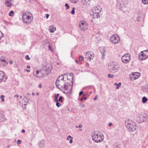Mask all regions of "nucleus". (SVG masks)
Wrapping results in <instances>:
<instances>
[{"instance_id":"f257e3e1","label":"nucleus","mask_w":148,"mask_h":148,"mask_svg":"<svg viewBox=\"0 0 148 148\" xmlns=\"http://www.w3.org/2000/svg\"><path fill=\"white\" fill-rule=\"evenodd\" d=\"M52 69V66L51 64L43 66L41 69V73H42L43 77H45L47 76L50 73Z\"/></svg>"},{"instance_id":"f03ea898","label":"nucleus","mask_w":148,"mask_h":148,"mask_svg":"<svg viewBox=\"0 0 148 148\" xmlns=\"http://www.w3.org/2000/svg\"><path fill=\"white\" fill-rule=\"evenodd\" d=\"M68 77L67 78V79L66 80H65V86H66V92L67 93H68L70 92L72 90V85L73 82L70 79H69V77H71V76L70 75L68 76Z\"/></svg>"},{"instance_id":"7ed1b4c3","label":"nucleus","mask_w":148,"mask_h":148,"mask_svg":"<svg viewBox=\"0 0 148 148\" xmlns=\"http://www.w3.org/2000/svg\"><path fill=\"white\" fill-rule=\"evenodd\" d=\"M119 67L117 64L114 62H111L109 63L108 65V69L112 72L117 71Z\"/></svg>"},{"instance_id":"20e7f679","label":"nucleus","mask_w":148,"mask_h":148,"mask_svg":"<svg viewBox=\"0 0 148 148\" xmlns=\"http://www.w3.org/2000/svg\"><path fill=\"white\" fill-rule=\"evenodd\" d=\"M92 140L96 143L101 142L103 139V136H101L97 132H95L92 134Z\"/></svg>"},{"instance_id":"39448f33","label":"nucleus","mask_w":148,"mask_h":148,"mask_svg":"<svg viewBox=\"0 0 148 148\" xmlns=\"http://www.w3.org/2000/svg\"><path fill=\"white\" fill-rule=\"evenodd\" d=\"M126 127L130 132H133L136 130V127L135 125L133 124L132 121L128 120L125 121Z\"/></svg>"},{"instance_id":"423d86ee","label":"nucleus","mask_w":148,"mask_h":148,"mask_svg":"<svg viewBox=\"0 0 148 148\" xmlns=\"http://www.w3.org/2000/svg\"><path fill=\"white\" fill-rule=\"evenodd\" d=\"M22 19L24 22L26 23H29L33 20L32 16L27 15L26 13L24 12L22 15Z\"/></svg>"},{"instance_id":"0eeeda50","label":"nucleus","mask_w":148,"mask_h":148,"mask_svg":"<svg viewBox=\"0 0 148 148\" xmlns=\"http://www.w3.org/2000/svg\"><path fill=\"white\" fill-rule=\"evenodd\" d=\"M139 58L140 60H144L148 58V50H145L141 52L139 54Z\"/></svg>"},{"instance_id":"6e6552de","label":"nucleus","mask_w":148,"mask_h":148,"mask_svg":"<svg viewBox=\"0 0 148 148\" xmlns=\"http://www.w3.org/2000/svg\"><path fill=\"white\" fill-rule=\"evenodd\" d=\"M56 85L57 87L59 89L61 90L62 89H64L65 91L63 92H66V86L65 87V82L64 81H60L56 82Z\"/></svg>"},{"instance_id":"1a4fd4ad","label":"nucleus","mask_w":148,"mask_h":148,"mask_svg":"<svg viewBox=\"0 0 148 148\" xmlns=\"http://www.w3.org/2000/svg\"><path fill=\"white\" fill-rule=\"evenodd\" d=\"M79 27L81 30L85 31L86 30L88 27L87 23L84 21H80L79 23Z\"/></svg>"},{"instance_id":"9d476101","label":"nucleus","mask_w":148,"mask_h":148,"mask_svg":"<svg viewBox=\"0 0 148 148\" xmlns=\"http://www.w3.org/2000/svg\"><path fill=\"white\" fill-rule=\"evenodd\" d=\"M110 40L114 44L118 43L120 40L119 37L116 34L111 36L110 38Z\"/></svg>"},{"instance_id":"9b49d317","label":"nucleus","mask_w":148,"mask_h":148,"mask_svg":"<svg viewBox=\"0 0 148 148\" xmlns=\"http://www.w3.org/2000/svg\"><path fill=\"white\" fill-rule=\"evenodd\" d=\"M121 60L123 63H127L130 60V56L129 54L126 53L121 58Z\"/></svg>"},{"instance_id":"f8f14e48","label":"nucleus","mask_w":148,"mask_h":148,"mask_svg":"<svg viewBox=\"0 0 148 148\" xmlns=\"http://www.w3.org/2000/svg\"><path fill=\"white\" fill-rule=\"evenodd\" d=\"M84 54L86 56V58L87 59H89L90 61L92 60L94 57V54L91 52L88 51L84 53Z\"/></svg>"},{"instance_id":"ddd939ff","label":"nucleus","mask_w":148,"mask_h":148,"mask_svg":"<svg viewBox=\"0 0 148 148\" xmlns=\"http://www.w3.org/2000/svg\"><path fill=\"white\" fill-rule=\"evenodd\" d=\"M140 75V74L138 72L133 73L132 75H130V77L131 79L133 80L138 79Z\"/></svg>"},{"instance_id":"4468645a","label":"nucleus","mask_w":148,"mask_h":148,"mask_svg":"<svg viewBox=\"0 0 148 148\" xmlns=\"http://www.w3.org/2000/svg\"><path fill=\"white\" fill-rule=\"evenodd\" d=\"M33 75L38 78H43L44 77L42 76V73H41V71H38L36 70V71H34L33 73Z\"/></svg>"},{"instance_id":"2eb2a0df","label":"nucleus","mask_w":148,"mask_h":148,"mask_svg":"<svg viewBox=\"0 0 148 148\" xmlns=\"http://www.w3.org/2000/svg\"><path fill=\"white\" fill-rule=\"evenodd\" d=\"M8 63L3 57L1 58H0V66H3L6 65Z\"/></svg>"},{"instance_id":"dca6fc26","label":"nucleus","mask_w":148,"mask_h":148,"mask_svg":"<svg viewBox=\"0 0 148 148\" xmlns=\"http://www.w3.org/2000/svg\"><path fill=\"white\" fill-rule=\"evenodd\" d=\"M101 8L99 6H97L95 7L92 10V12H96L97 13H99L101 11Z\"/></svg>"},{"instance_id":"f3484780","label":"nucleus","mask_w":148,"mask_h":148,"mask_svg":"<svg viewBox=\"0 0 148 148\" xmlns=\"http://www.w3.org/2000/svg\"><path fill=\"white\" fill-rule=\"evenodd\" d=\"M12 0H5V4L6 7H11L12 5V3L11 1Z\"/></svg>"},{"instance_id":"a211bd4d","label":"nucleus","mask_w":148,"mask_h":148,"mask_svg":"<svg viewBox=\"0 0 148 148\" xmlns=\"http://www.w3.org/2000/svg\"><path fill=\"white\" fill-rule=\"evenodd\" d=\"M92 14H91L90 15L94 18H98L99 17V13H97L96 12H92Z\"/></svg>"},{"instance_id":"6ab92c4d","label":"nucleus","mask_w":148,"mask_h":148,"mask_svg":"<svg viewBox=\"0 0 148 148\" xmlns=\"http://www.w3.org/2000/svg\"><path fill=\"white\" fill-rule=\"evenodd\" d=\"M45 141L43 140L40 141L38 143L39 146L40 148L43 147L45 145Z\"/></svg>"},{"instance_id":"aec40b11","label":"nucleus","mask_w":148,"mask_h":148,"mask_svg":"<svg viewBox=\"0 0 148 148\" xmlns=\"http://www.w3.org/2000/svg\"><path fill=\"white\" fill-rule=\"evenodd\" d=\"M4 77L5 74L3 72L1 71H0V82L2 81Z\"/></svg>"},{"instance_id":"412c9836","label":"nucleus","mask_w":148,"mask_h":148,"mask_svg":"<svg viewBox=\"0 0 148 148\" xmlns=\"http://www.w3.org/2000/svg\"><path fill=\"white\" fill-rule=\"evenodd\" d=\"M49 29H50V32L51 33L54 32V31L56 30V27H55L54 25L50 26L49 27Z\"/></svg>"},{"instance_id":"4be33fe9","label":"nucleus","mask_w":148,"mask_h":148,"mask_svg":"<svg viewBox=\"0 0 148 148\" xmlns=\"http://www.w3.org/2000/svg\"><path fill=\"white\" fill-rule=\"evenodd\" d=\"M83 4L86 5H89L90 4V1L91 0H81Z\"/></svg>"},{"instance_id":"5701e85b","label":"nucleus","mask_w":148,"mask_h":148,"mask_svg":"<svg viewBox=\"0 0 148 148\" xmlns=\"http://www.w3.org/2000/svg\"><path fill=\"white\" fill-rule=\"evenodd\" d=\"M65 75V74L64 75ZM64 77L63 75L60 76L57 79V80L56 81V82L60 81H64Z\"/></svg>"},{"instance_id":"b1692460","label":"nucleus","mask_w":148,"mask_h":148,"mask_svg":"<svg viewBox=\"0 0 148 148\" xmlns=\"http://www.w3.org/2000/svg\"><path fill=\"white\" fill-rule=\"evenodd\" d=\"M142 117L143 119L142 120H140L141 121L140 122H142L145 121L147 119V115L146 114H145L143 115Z\"/></svg>"},{"instance_id":"393cba45","label":"nucleus","mask_w":148,"mask_h":148,"mask_svg":"<svg viewBox=\"0 0 148 148\" xmlns=\"http://www.w3.org/2000/svg\"><path fill=\"white\" fill-rule=\"evenodd\" d=\"M142 102L143 103H145L148 100V99L145 97H144L142 98Z\"/></svg>"},{"instance_id":"a878e982","label":"nucleus","mask_w":148,"mask_h":148,"mask_svg":"<svg viewBox=\"0 0 148 148\" xmlns=\"http://www.w3.org/2000/svg\"><path fill=\"white\" fill-rule=\"evenodd\" d=\"M59 94H56L54 96V97L55 98V101H58V97L59 96Z\"/></svg>"},{"instance_id":"bb28decb","label":"nucleus","mask_w":148,"mask_h":148,"mask_svg":"<svg viewBox=\"0 0 148 148\" xmlns=\"http://www.w3.org/2000/svg\"><path fill=\"white\" fill-rule=\"evenodd\" d=\"M62 97L61 96H60L59 98V99H58V101H59L61 103H62V102H63V101H62Z\"/></svg>"},{"instance_id":"cd10ccee","label":"nucleus","mask_w":148,"mask_h":148,"mask_svg":"<svg viewBox=\"0 0 148 148\" xmlns=\"http://www.w3.org/2000/svg\"><path fill=\"white\" fill-rule=\"evenodd\" d=\"M0 97L1 98V101L2 102H4L5 99H4L5 97V96L3 95H1L0 96Z\"/></svg>"},{"instance_id":"c85d7f7f","label":"nucleus","mask_w":148,"mask_h":148,"mask_svg":"<svg viewBox=\"0 0 148 148\" xmlns=\"http://www.w3.org/2000/svg\"><path fill=\"white\" fill-rule=\"evenodd\" d=\"M107 77L108 78H113L114 77V75L113 74L111 75L110 74H109L107 75Z\"/></svg>"},{"instance_id":"c756f323","label":"nucleus","mask_w":148,"mask_h":148,"mask_svg":"<svg viewBox=\"0 0 148 148\" xmlns=\"http://www.w3.org/2000/svg\"><path fill=\"white\" fill-rule=\"evenodd\" d=\"M56 102V105L58 107H59L60 106H61V104L58 101H55Z\"/></svg>"},{"instance_id":"7c9ffc66","label":"nucleus","mask_w":148,"mask_h":148,"mask_svg":"<svg viewBox=\"0 0 148 148\" xmlns=\"http://www.w3.org/2000/svg\"><path fill=\"white\" fill-rule=\"evenodd\" d=\"M10 16H12L14 15V12L13 11H11L9 14Z\"/></svg>"},{"instance_id":"2f4dec72","label":"nucleus","mask_w":148,"mask_h":148,"mask_svg":"<svg viewBox=\"0 0 148 148\" xmlns=\"http://www.w3.org/2000/svg\"><path fill=\"white\" fill-rule=\"evenodd\" d=\"M75 8L73 7V9L71 12V13L72 14H74L75 13Z\"/></svg>"},{"instance_id":"473e14b6","label":"nucleus","mask_w":148,"mask_h":148,"mask_svg":"<svg viewBox=\"0 0 148 148\" xmlns=\"http://www.w3.org/2000/svg\"><path fill=\"white\" fill-rule=\"evenodd\" d=\"M142 1L144 4H147L148 3V0H142Z\"/></svg>"},{"instance_id":"72a5a7b5","label":"nucleus","mask_w":148,"mask_h":148,"mask_svg":"<svg viewBox=\"0 0 148 148\" xmlns=\"http://www.w3.org/2000/svg\"><path fill=\"white\" fill-rule=\"evenodd\" d=\"M78 0H70V1L72 3H76Z\"/></svg>"},{"instance_id":"f704fd0d","label":"nucleus","mask_w":148,"mask_h":148,"mask_svg":"<svg viewBox=\"0 0 148 148\" xmlns=\"http://www.w3.org/2000/svg\"><path fill=\"white\" fill-rule=\"evenodd\" d=\"M3 36V33L0 31V40Z\"/></svg>"},{"instance_id":"c9c22d12","label":"nucleus","mask_w":148,"mask_h":148,"mask_svg":"<svg viewBox=\"0 0 148 148\" xmlns=\"http://www.w3.org/2000/svg\"><path fill=\"white\" fill-rule=\"evenodd\" d=\"M83 59H84V57L82 56H80L79 57V60H80V61H82L83 60Z\"/></svg>"},{"instance_id":"e433bc0d","label":"nucleus","mask_w":148,"mask_h":148,"mask_svg":"<svg viewBox=\"0 0 148 148\" xmlns=\"http://www.w3.org/2000/svg\"><path fill=\"white\" fill-rule=\"evenodd\" d=\"M3 116L0 114V121H3Z\"/></svg>"},{"instance_id":"4c0bfd02","label":"nucleus","mask_w":148,"mask_h":148,"mask_svg":"<svg viewBox=\"0 0 148 148\" xmlns=\"http://www.w3.org/2000/svg\"><path fill=\"white\" fill-rule=\"evenodd\" d=\"M65 6L66 7V9H69L70 7L68 5V4L67 3H66L65 5Z\"/></svg>"},{"instance_id":"58836bf2","label":"nucleus","mask_w":148,"mask_h":148,"mask_svg":"<svg viewBox=\"0 0 148 148\" xmlns=\"http://www.w3.org/2000/svg\"><path fill=\"white\" fill-rule=\"evenodd\" d=\"M25 59L27 60H29L30 59V58L29 57V56L28 55H27L26 56Z\"/></svg>"},{"instance_id":"ea45409f","label":"nucleus","mask_w":148,"mask_h":148,"mask_svg":"<svg viewBox=\"0 0 148 148\" xmlns=\"http://www.w3.org/2000/svg\"><path fill=\"white\" fill-rule=\"evenodd\" d=\"M21 143V141L20 140H18L17 142V143L18 145L20 144Z\"/></svg>"},{"instance_id":"a19ab883","label":"nucleus","mask_w":148,"mask_h":148,"mask_svg":"<svg viewBox=\"0 0 148 148\" xmlns=\"http://www.w3.org/2000/svg\"><path fill=\"white\" fill-rule=\"evenodd\" d=\"M72 137H71V136L70 135H69L67 137V140H69V138H72Z\"/></svg>"},{"instance_id":"79ce46f5","label":"nucleus","mask_w":148,"mask_h":148,"mask_svg":"<svg viewBox=\"0 0 148 148\" xmlns=\"http://www.w3.org/2000/svg\"><path fill=\"white\" fill-rule=\"evenodd\" d=\"M73 138L72 137L71 138V139H70L69 140V143H73Z\"/></svg>"},{"instance_id":"37998d69","label":"nucleus","mask_w":148,"mask_h":148,"mask_svg":"<svg viewBox=\"0 0 148 148\" xmlns=\"http://www.w3.org/2000/svg\"><path fill=\"white\" fill-rule=\"evenodd\" d=\"M25 99H23V102L24 101V102H27V103H28V102H29V100H28V99H26V101H25Z\"/></svg>"},{"instance_id":"c03bdc74","label":"nucleus","mask_w":148,"mask_h":148,"mask_svg":"<svg viewBox=\"0 0 148 148\" xmlns=\"http://www.w3.org/2000/svg\"><path fill=\"white\" fill-rule=\"evenodd\" d=\"M86 99V97H82L81 99L80 100L81 101H82L83 99Z\"/></svg>"},{"instance_id":"a18cd8bd","label":"nucleus","mask_w":148,"mask_h":148,"mask_svg":"<svg viewBox=\"0 0 148 148\" xmlns=\"http://www.w3.org/2000/svg\"><path fill=\"white\" fill-rule=\"evenodd\" d=\"M97 97H97V95L95 96V97L94 98V100L95 101V100H96L97 99Z\"/></svg>"},{"instance_id":"49530a36","label":"nucleus","mask_w":148,"mask_h":148,"mask_svg":"<svg viewBox=\"0 0 148 148\" xmlns=\"http://www.w3.org/2000/svg\"><path fill=\"white\" fill-rule=\"evenodd\" d=\"M24 71H27L28 72H29L30 71V70H28V69H25Z\"/></svg>"},{"instance_id":"de8ad7c7","label":"nucleus","mask_w":148,"mask_h":148,"mask_svg":"<svg viewBox=\"0 0 148 148\" xmlns=\"http://www.w3.org/2000/svg\"><path fill=\"white\" fill-rule=\"evenodd\" d=\"M82 127V125L81 123H80L78 126V127L79 128H81Z\"/></svg>"},{"instance_id":"09e8293b","label":"nucleus","mask_w":148,"mask_h":148,"mask_svg":"<svg viewBox=\"0 0 148 148\" xmlns=\"http://www.w3.org/2000/svg\"><path fill=\"white\" fill-rule=\"evenodd\" d=\"M83 93V92L82 91H80L79 93V95H81Z\"/></svg>"},{"instance_id":"8fccbe9b","label":"nucleus","mask_w":148,"mask_h":148,"mask_svg":"<svg viewBox=\"0 0 148 148\" xmlns=\"http://www.w3.org/2000/svg\"><path fill=\"white\" fill-rule=\"evenodd\" d=\"M49 16V14H46V18L47 19L48 18Z\"/></svg>"},{"instance_id":"3c124183","label":"nucleus","mask_w":148,"mask_h":148,"mask_svg":"<svg viewBox=\"0 0 148 148\" xmlns=\"http://www.w3.org/2000/svg\"><path fill=\"white\" fill-rule=\"evenodd\" d=\"M145 88L148 90V85H147L145 86Z\"/></svg>"},{"instance_id":"603ef678","label":"nucleus","mask_w":148,"mask_h":148,"mask_svg":"<svg viewBox=\"0 0 148 148\" xmlns=\"http://www.w3.org/2000/svg\"><path fill=\"white\" fill-rule=\"evenodd\" d=\"M112 125V123H109L108 125L110 127H111Z\"/></svg>"},{"instance_id":"864d4df0","label":"nucleus","mask_w":148,"mask_h":148,"mask_svg":"<svg viewBox=\"0 0 148 148\" xmlns=\"http://www.w3.org/2000/svg\"><path fill=\"white\" fill-rule=\"evenodd\" d=\"M25 132V130H23V129L22 130H21V132L22 133H24Z\"/></svg>"},{"instance_id":"5fc2aeb1","label":"nucleus","mask_w":148,"mask_h":148,"mask_svg":"<svg viewBox=\"0 0 148 148\" xmlns=\"http://www.w3.org/2000/svg\"><path fill=\"white\" fill-rule=\"evenodd\" d=\"M114 85H115V86H119V84H118L117 83H114Z\"/></svg>"},{"instance_id":"6e6d98bb","label":"nucleus","mask_w":148,"mask_h":148,"mask_svg":"<svg viewBox=\"0 0 148 148\" xmlns=\"http://www.w3.org/2000/svg\"><path fill=\"white\" fill-rule=\"evenodd\" d=\"M75 62L76 63L78 64L79 63V60H76L75 61Z\"/></svg>"},{"instance_id":"4d7b16f0","label":"nucleus","mask_w":148,"mask_h":148,"mask_svg":"<svg viewBox=\"0 0 148 148\" xmlns=\"http://www.w3.org/2000/svg\"><path fill=\"white\" fill-rule=\"evenodd\" d=\"M27 68L28 69H30V67L29 65H27Z\"/></svg>"},{"instance_id":"13d9d810","label":"nucleus","mask_w":148,"mask_h":148,"mask_svg":"<svg viewBox=\"0 0 148 148\" xmlns=\"http://www.w3.org/2000/svg\"><path fill=\"white\" fill-rule=\"evenodd\" d=\"M48 47H49V49L50 50H51V46L50 45H49L48 46Z\"/></svg>"},{"instance_id":"bf43d9fd","label":"nucleus","mask_w":148,"mask_h":148,"mask_svg":"<svg viewBox=\"0 0 148 148\" xmlns=\"http://www.w3.org/2000/svg\"><path fill=\"white\" fill-rule=\"evenodd\" d=\"M81 107H85V105L84 104H83L82 106H81Z\"/></svg>"},{"instance_id":"052dcab7","label":"nucleus","mask_w":148,"mask_h":148,"mask_svg":"<svg viewBox=\"0 0 148 148\" xmlns=\"http://www.w3.org/2000/svg\"><path fill=\"white\" fill-rule=\"evenodd\" d=\"M42 87V86L41 85H39L38 86V88H41Z\"/></svg>"},{"instance_id":"680f3d73","label":"nucleus","mask_w":148,"mask_h":148,"mask_svg":"<svg viewBox=\"0 0 148 148\" xmlns=\"http://www.w3.org/2000/svg\"><path fill=\"white\" fill-rule=\"evenodd\" d=\"M18 97V95H16L14 96V97Z\"/></svg>"},{"instance_id":"e2e57ef3","label":"nucleus","mask_w":148,"mask_h":148,"mask_svg":"<svg viewBox=\"0 0 148 148\" xmlns=\"http://www.w3.org/2000/svg\"><path fill=\"white\" fill-rule=\"evenodd\" d=\"M119 88V86H117V87H116V89H118V88Z\"/></svg>"},{"instance_id":"0e129e2a","label":"nucleus","mask_w":148,"mask_h":148,"mask_svg":"<svg viewBox=\"0 0 148 148\" xmlns=\"http://www.w3.org/2000/svg\"><path fill=\"white\" fill-rule=\"evenodd\" d=\"M12 61H10V64H12Z\"/></svg>"},{"instance_id":"69168bd1","label":"nucleus","mask_w":148,"mask_h":148,"mask_svg":"<svg viewBox=\"0 0 148 148\" xmlns=\"http://www.w3.org/2000/svg\"><path fill=\"white\" fill-rule=\"evenodd\" d=\"M79 131H81L82 130V129L80 128V129H79Z\"/></svg>"},{"instance_id":"338daca9","label":"nucleus","mask_w":148,"mask_h":148,"mask_svg":"<svg viewBox=\"0 0 148 148\" xmlns=\"http://www.w3.org/2000/svg\"><path fill=\"white\" fill-rule=\"evenodd\" d=\"M118 84H119V85H121V82H119Z\"/></svg>"},{"instance_id":"774afa93","label":"nucleus","mask_w":148,"mask_h":148,"mask_svg":"<svg viewBox=\"0 0 148 148\" xmlns=\"http://www.w3.org/2000/svg\"><path fill=\"white\" fill-rule=\"evenodd\" d=\"M36 94L37 95H39V93L38 92H37Z\"/></svg>"}]
</instances>
